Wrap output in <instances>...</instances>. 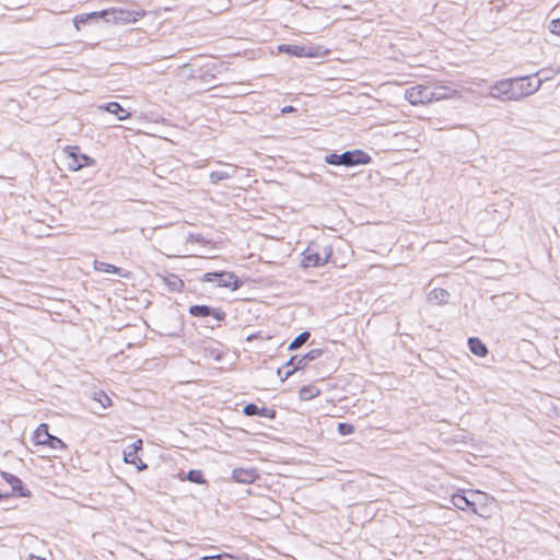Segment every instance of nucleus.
Segmentation results:
<instances>
[{
  "label": "nucleus",
  "instance_id": "30",
  "mask_svg": "<svg viewBox=\"0 0 560 560\" xmlns=\"http://www.w3.org/2000/svg\"><path fill=\"white\" fill-rule=\"evenodd\" d=\"M168 285L172 290L178 291L183 287V282L179 278L172 275L171 278L167 279Z\"/></svg>",
  "mask_w": 560,
  "mask_h": 560
},
{
  "label": "nucleus",
  "instance_id": "6",
  "mask_svg": "<svg viewBox=\"0 0 560 560\" xmlns=\"http://www.w3.org/2000/svg\"><path fill=\"white\" fill-rule=\"evenodd\" d=\"M63 154L67 160V166L71 171H79L84 166L93 164V160L84 154L81 153L79 147H66L63 149Z\"/></svg>",
  "mask_w": 560,
  "mask_h": 560
},
{
  "label": "nucleus",
  "instance_id": "1",
  "mask_svg": "<svg viewBox=\"0 0 560 560\" xmlns=\"http://www.w3.org/2000/svg\"><path fill=\"white\" fill-rule=\"evenodd\" d=\"M541 88V81L532 75L502 79L490 85L489 96L501 101H520L535 94Z\"/></svg>",
  "mask_w": 560,
  "mask_h": 560
},
{
  "label": "nucleus",
  "instance_id": "8",
  "mask_svg": "<svg viewBox=\"0 0 560 560\" xmlns=\"http://www.w3.org/2000/svg\"><path fill=\"white\" fill-rule=\"evenodd\" d=\"M142 440L139 439L132 444L128 445L124 451L125 463L136 465L139 471L145 470L148 468V465L138 457V452L142 448Z\"/></svg>",
  "mask_w": 560,
  "mask_h": 560
},
{
  "label": "nucleus",
  "instance_id": "3",
  "mask_svg": "<svg viewBox=\"0 0 560 560\" xmlns=\"http://www.w3.org/2000/svg\"><path fill=\"white\" fill-rule=\"evenodd\" d=\"M322 354V349H312L302 357L293 355L284 366L277 369V375L283 382L289 378L295 371L306 368L311 361L318 359Z\"/></svg>",
  "mask_w": 560,
  "mask_h": 560
},
{
  "label": "nucleus",
  "instance_id": "28",
  "mask_svg": "<svg viewBox=\"0 0 560 560\" xmlns=\"http://www.w3.org/2000/svg\"><path fill=\"white\" fill-rule=\"evenodd\" d=\"M52 450H65V443L57 436L51 435L48 442L45 444Z\"/></svg>",
  "mask_w": 560,
  "mask_h": 560
},
{
  "label": "nucleus",
  "instance_id": "35",
  "mask_svg": "<svg viewBox=\"0 0 560 560\" xmlns=\"http://www.w3.org/2000/svg\"><path fill=\"white\" fill-rule=\"evenodd\" d=\"M189 238H191V240H194V241H196V242H201V241H202V237H201L200 235L195 236L194 234H190V235H189Z\"/></svg>",
  "mask_w": 560,
  "mask_h": 560
},
{
  "label": "nucleus",
  "instance_id": "7",
  "mask_svg": "<svg viewBox=\"0 0 560 560\" xmlns=\"http://www.w3.org/2000/svg\"><path fill=\"white\" fill-rule=\"evenodd\" d=\"M405 98L412 105L425 104L432 102L431 86L416 85L406 89Z\"/></svg>",
  "mask_w": 560,
  "mask_h": 560
},
{
  "label": "nucleus",
  "instance_id": "23",
  "mask_svg": "<svg viewBox=\"0 0 560 560\" xmlns=\"http://www.w3.org/2000/svg\"><path fill=\"white\" fill-rule=\"evenodd\" d=\"M319 394L320 390L315 386H303L299 392V396L302 400H311Z\"/></svg>",
  "mask_w": 560,
  "mask_h": 560
},
{
  "label": "nucleus",
  "instance_id": "33",
  "mask_svg": "<svg viewBox=\"0 0 560 560\" xmlns=\"http://www.w3.org/2000/svg\"><path fill=\"white\" fill-rule=\"evenodd\" d=\"M294 110H295V108H294L293 106H284V107L281 109V112H282L283 114H285V113H291V112H294Z\"/></svg>",
  "mask_w": 560,
  "mask_h": 560
},
{
  "label": "nucleus",
  "instance_id": "16",
  "mask_svg": "<svg viewBox=\"0 0 560 560\" xmlns=\"http://www.w3.org/2000/svg\"><path fill=\"white\" fill-rule=\"evenodd\" d=\"M3 479L12 487L13 492H18L20 497L27 498L31 495L28 490H24L22 480L9 472H2Z\"/></svg>",
  "mask_w": 560,
  "mask_h": 560
},
{
  "label": "nucleus",
  "instance_id": "22",
  "mask_svg": "<svg viewBox=\"0 0 560 560\" xmlns=\"http://www.w3.org/2000/svg\"><path fill=\"white\" fill-rule=\"evenodd\" d=\"M559 72V69H552V68H544L538 70L535 74H533L534 81H541V84L548 80H551L557 73Z\"/></svg>",
  "mask_w": 560,
  "mask_h": 560
},
{
  "label": "nucleus",
  "instance_id": "31",
  "mask_svg": "<svg viewBox=\"0 0 560 560\" xmlns=\"http://www.w3.org/2000/svg\"><path fill=\"white\" fill-rule=\"evenodd\" d=\"M549 27L551 33L560 35V19L552 20Z\"/></svg>",
  "mask_w": 560,
  "mask_h": 560
},
{
  "label": "nucleus",
  "instance_id": "36",
  "mask_svg": "<svg viewBox=\"0 0 560 560\" xmlns=\"http://www.w3.org/2000/svg\"><path fill=\"white\" fill-rule=\"evenodd\" d=\"M203 560H222L220 556L205 557Z\"/></svg>",
  "mask_w": 560,
  "mask_h": 560
},
{
  "label": "nucleus",
  "instance_id": "26",
  "mask_svg": "<svg viewBox=\"0 0 560 560\" xmlns=\"http://www.w3.org/2000/svg\"><path fill=\"white\" fill-rule=\"evenodd\" d=\"M186 478L190 482H194L197 485H203L206 482L202 471L198 470V469L189 470Z\"/></svg>",
  "mask_w": 560,
  "mask_h": 560
},
{
  "label": "nucleus",
  "instance_id": "19",
  "mask_svg": "<svg viewBox=\"0 0 560 560\" xmlns=\"http://www.w3.org/2000/svg\"><path fill=\"white\" fill-rule=\"evenodd\" d=\"M450 293L442 288H435L428 293V301L438 305L447 302Z\"/></svg>",
  "mask_w": 560,
  "mask_h": 560
},
{
  "label": "nucleus",
  "instance_id": "29",
  "mask_svg": "<svg viewBox=\"0 0 560 560\" xmlns=\"http://www.w3.org/2000/svg\"><path fill=\"white\" fill-rule=\"evenodd\" d=\"M338 432L342 435L352 434L354 432V427L350 423L341 422L338 424Z\"/></svg>",
  "mask_w": 560,
  "mask_h": 560
},
{
  "label": "nucleus",
  "instance_id": "21",
  "mask_svg": "<svg viewBox=\"0 0 560 560\" xmlns=\"http://www.w3.org/2000/svg\"><path fill=\"white\" fill-rule=\"evenodd\" d=\"M50 436L51 434L48 432V425L42 423L34 432V442L37 445H45Z\"/></svg>",
  "mask_w": 560,
  "mask_h": 560
},
{
  "label": "nucleus",
  "instance_id": "20",
  "mask_svg": "<svg viewBox=\"0 0 560 560\" xmlns=\"http://www.w3.org/2000/svg\"><path fill=\"white\" fill-rule=\"evenodd\" d=\"M469 350L480 358H483L488 353L486 345L477 337H470L468 339Z\"/></svg>",
  "mask_w": 560,
  "mask_h": 560
},
{
  "label": "nucleus",
  "instance_id": "37",
  "mask_svg": "<svg viewBox=\"0 0 560 560\" xmlns=\"http://www.w3.org/2000/svg\"><path fill=\"white\" fill-rule=\"evenodd\" d=\"M4 497H5L4 494L0 493V500H1L2 498H4Z\"/></svg>",
  "mask_w": 560,
  "mask_h": 560
},
{
  "label": "nucleus",
  "instance_id": "24",
  "mask_svg": "<svg viewBox=\"0 0 560 560\" xmlns=\"http://www.w3.org/2000/svg\"><path fill=\"white\" fill-rule=\"evenodd\" d=\"M105 13H106V11H103V12H92V13H89V14H80V15H77L73 19V22H74L75 27L80 28V24L86 23L90 19H98L102 15H104Z\"/></svg>",
  "mask_w": 560,
  "mask_h": 560
},
{
  "label": "nucleus",
  "instance_id": "14",
  "mask_svg": "<svg viewBox=\"0 0 560 560\" xmlns=\"http://www.w3.org/2000/svg\"><path fill=\"white\" fill-rule=\"evenodd\" d=\"M451 502L458 510L464 511L466 509H470L474 513L482 516V514L477 511L476 504L463 493L453 494L451 498Z\"/></svg>",
  "mask_w": 560,
  "mask_h": 560
},
{
  "label": "nucleus",
  "instance_id": "10",
  "mask_svg": "<svg viewBox=\"0 0 560 560\" xmlns=\"http://www.w3.org/2000/svg\"><path fill=\"white\" fill-rule=\"evenodd\" d=\"M259 478L257 468H235L232 470V479L238 483H253Z\"/></svg>",
  "mask_w": 560,
  "mask_h": 560
},
{
  "label": "nucleus",
  "instance_id": "18",
  "mask_svg": "<svg viewBox=\"0 0 560 560\" xmlns=\"http://www.w3.org/2000/svg\"><path fill=\"white\" fill-rule=\"evenodd\" d=\"M432 101H441L452 98L457 94V91L448 86L440 85L431 88Z\"/></svg>",
  "mask_w": 560,
  "mask_h": 560
},
{
  "label": "nucleus",
  "instance_id": "2",
  "mask_svg": "<svg viewBox=\"0 0 560 560\" xmlns=\"http://www.w3.org/2000/svg\"><path fill=\"white\" fill-rule=\"evenodd\" d=\"M324 161L327 164L336 166L352 167L357 165H365L371 161V156L362 150L345 151L343 153H330L325 155Z\"/></svg>",
  "mask_w": 560,
  "mask_h": 560
},
{
  "label": "nucleus",
  "instance_id": "25",
  "mask_svg": "<svg viewBox=\"0 0 560 560\" xmlns=\"http://www.w3.org/2000/svg\"><path fill=\"white\" fill-rule=\"evenodd\" d=\"M311 337V334L308 331H303L300 335H298L289 345V350L293 351L302 347Z\"/></svg>",
  "mask_w": 560,
  "mask_h": 560
},
{
  "label": "nucleus",
  "instance_id": "34",
  "mask_svg": "<svg viewBox=\"0 0 560 560\" xmlns=\"http://www.w3.org/2000/svg\"><path fill=\"white\" fill-rule=\"evenodd\" d=\"M28 559L30 560H46V558L33 555V553L30 555Z\"/></svg>",
  "mask_w": 560,
  "mask_h": 560
},
{
  "label": "nucleus",
  "instance_id": "11",
  "mask_svg": "<svg viewBox=\"0 0 560 560\" xmlns=\"http://www.w3.org/2000/svg\"><path fill=\"white\" fill-rule=\"evenodd\" d=\"M278 50L280 52H285L290 56L294 57H313L314 54L311 51V48H307L302 45H293V44H282L278 46Z\"/></svg>",
  "mask_w": 560,
  "mask_h": 560
},
{
  "label": "nucleus",
  "instance_id": "12",
  "mask_svg": "<svg viewBox=\"0 0 560 560\" xmlns=\"http://www.w3.org/2000/svg\"><path fill=\"white\" fill-rule=\"evenodd\" d=\"M92 402L95 404L94 406H91L92 411L94 413L102 415V411L112 405V399L103 390H100L93 394Z\"/></svg>",
  "mask_w": 560,
  "mask_h": 560
},
{
  "label": "nucleus",
  "instance_id": "15",
  "mask_svg": "<svg viewBox=\"0 0 560 560\" xmlns=\"http://www.w3.org/2000/svg\"><path fill=\"white\" fill-rule=\"evenodd\" d=\"M93 266L96 271L107 272V273H116L121 278H128L130 275V272L125 269H121L112 264L100 261V260H94Z\"/></svg>",
  "mask_w": 560,
  "mask_h": 560
},
{
  "label": "nucleus",
  "instance_id": "13",
  "mask_svg": "<svg viewBox=\"0 0 560 560\" xmlns=\"http://www.w3.org/2000/svg\"><path fill=\"white\" fill-rule=\"evenodd\" d=\"M244 415L248 417L259 416L264 418L273 419L276 417V411L273 409H269L266 407H258L255 404H247L243 409Z\"/></svg>",
  "mask_w": 560,
  "mask_h": 560
},
{
  "label": "nucleus",
  "instance_id": "4",
  "mask_svg": "<svg viewBox=\"0 0 560 560\" xmlns=\"http://www.w3.org/2000/svg\"><path fill=\"white\" fill-rule=\"evenodd\" d=\"M331 253L332 250L329 246H324L323 253H320L318 246L312 243L302 254V266L304 268L323 266L328 261Z\"/></svg>",
  "mask_w": 560,
  "mask_h": 560
},
{
  "label": "nucleus",
  "instance_id": "17",
  "mask_svg": "<svg viewBox=\"0 0 560 560\" xmlns=\"http://www.w3.org/2000/svg\"><path fill=\"white\" fill-rule=\"evenodd\" d=\"M100 109L116 115L118 120H125L130 116L129 112L121 107L117 102H109L106 105H101Z\"/></svg>",
  "mask_w": 560,
  "mask_h": 560
},
{
  "label": "nucleus",
  "instance_id": "32",
  "mask_svg": "<svg viewBox=\"0 0 560 560\" xmlns=\"http://www.w3.org/2000/svg\"><path fill=\"white\" fill-rule=\"evenodd\" d=\"M237 171V166L229 164L226 165L225 170H223L224 173H232V177L235 175Z\"/></svg>",
  "mask_w": 560,
  "mask_h": 560
},
{
  "label": "nucleus",
  "instance_id": "27",
  "mask_svg": "<svg viewBox=\"0 0 560 560\" xmlns=\"http://www.w3.org/2000/svg\"><path fill=\"white\" fill-rule=\"evenodd\" d=\"M232 177V173H224L223 171H213L210 173L209 178L213 184H218L221 180L229 179Z\"/></svg>",
  "mask_w": 560,
  "mask_h": 560
},
{
  "label": "nucleus",
  "instance_id": "9",
  "mask_svg": "<svg viewBox=\"0 0 560 560\" xmlns=\"http://www.w3.org/2000/svg\"><path fill=\"white\" fill-rule=\"evenodd\" d=\"M189 314L195 317H213L217 322L225 318V313L220 308L210 307L208 305H192L189 307Z\"/></svg>",
  "mask_w": 560,
  "mask_h": 560
},
{
  "label": "nucleus",
  "instance_id": "5",
  "mask_svg": "<svg viewBox=\"0 0 560 560\" xmlns=\"http://www.w3.org/2000/svg\"><path fill=\"white\" fill-rule=\"evenodd\" d=\"M203 281L215 282L218 287L228 288L231 290H237L243 284L237 276L230 271L207 272L203 276Z\"/></svg>",
  "mask_w": 560,
  "mask_h": 560
}]
</instances>
